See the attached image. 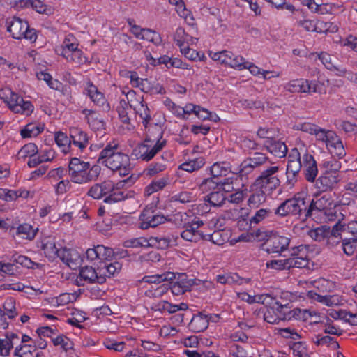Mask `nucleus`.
I'll list each match as a JSON object with an SVG mask.
<instances>
[{
  "label": "nucleus",
  "instance_id": "f8f14e48",
  "mask_svg": "<svg viewBox=\"0 0 357 357\" xmlns=\"http://www.w3.org/2000/svg\"><path fill=\"white\" fill-rule=\"evenodd\" d=\"M302 153V168L305 178L308 182H314L318 174L317 162L314 156L304 146H303Z\"/></svg>",
  "mask_w": 357,
  "mask_h": 357
},
{
  "label": "nucleus",
  "instance_id": "bb28decb",
  "mask_svg": "<svg viewBox=\"0 0 357 357\" xmlns=\"http://www.w3.org/2000/svg\"><path fill=\"white\" fill-rule=\"evenodd\" d=\"M265 146L271 154L279 158L286 156L287 153V146L284 142L279 140L268 139Z\"/></svg>",
  "mask_w": 357,
  "mask_h": 357
},
{
  "label": "nucleus",
  "instance_id": "f257e3e1",
  "mask_svg": "<svg viewBox=\"0 0 357 357\" xmlns=\"http://www.w3.org/2000/svg\"><path fill=\"white\" fill-rule=\"evenodd\" d=\"M115 255L114 251L109 247L103 245H98L92 248H88L86 251V259L90 262L96 260L100 261L98 266V274L103 276L104 279L114 275L122 268V264L119 261L108 263Z\"/></svg>",
  "mask_w": 357,
  "mask_h": 357
},
{
  "label": "nucleus",
  "instance_id": "338daca9",
  "mask_svg": "<svg viewBox=\"0 0 357 357\" xmlns=\"http://www.w3.org/2000/svg\"><path fill=\"white\" fill-rule=\"evenodd\" d=\"M182 51H183L185 57L192 61H196L197 59L204 61L206 59L203 52H197L196 50L189 47L184 48Z\"/></svg>",
  "mask_w": 357,
  "mask_h": 357
},
{
  "label": "nucleus",
  "instance_id": "2f4dec72",
  "mask_svg": "<svg viewBox=\"0 0 357 357\" xmlns=\"http://www.w3.org/2000/svg\"><path fill=\"white\" fill-rule=\"evenodd\" d=\"M189 328L195 333H199L205 331L208 328V321L205 314L199 312L194 315L189 323Z\"/></svg>",
  "mask_w": 357,
  "mask_h": 357
},
{
  "label": "nucleus",
  "instance_id": "a211bd4d",
  "mask_svg": "<svg viewBox=\"0 0 357 357\" xmlns=\"http://www.w3.org/2000/svg\"><path fill=\"white\" fill-rule=\"evenodd\" d=\"M337 182V174L325 172L315 180V186L319 191L324 192L332 190Z\"/></svg>",
  "mask_w": 357,
  "mask_h": 357
},
{
  "label": "nucleus",
  "instance_id": "7ed1b4c3",
  "mask_svg": "<svg viewBox=\"0 0 357 357\" xmlns=\"http://www.w3.org/2000/svg\"><path fill=\"white\" fill-rule=\"evenodd\" d=\"M100 172V166L94 165L91 167L89 162L81 160L77 157L72 158L68 163V176L70 181L77 184L96 181Z\"/></svg>",
  "mask_w": 357,
  "mask_h": 357
},
{
  "label": "nucleus",
  "instance_id": "ea45409f",
  "mask_svg": "<svg viewBox=\"0 0 357 357\" xmlns=\"http://www.w3.org/2000/svg\"><path fill=\"white\" fill-rule=\"evenodd\" d=\"M168 183L167 177H162L160 179L153 181L149 185L145 188V194L147 196L163 189Z\"/></svg>",
  "mask_w": 357,
  "mask_h": 357
},
{
  "label": "nucleus",
  "instance_id": "9d476101",
  "mask_svg": "<svg viewBox=\"0 0 357 357\" xmlns=\"http://www.w3.org/2000/svg\"><path fill=\"white\" fill-rule=\"evenodd\" d=\"M162 149V144L152 145L148 142H144L138 144L132 152V155L136 159H141L143 161H149Z\"/></svg>",
  "mask_w": 357,
  "mask_h": 357
},
{
  "label": "nucleus",
  "instance_id": "37998d69",
  "mask_svg": "<svg viewBox=\"0 0 357 357\" xmlns=\"http://www.w3.org/2000/svg\"><path fill=\"white\" fill-rule=\"evenodd\" d=\"M55 142L58 146L62 148V151L67 153L71 145V139L63 132L59 131L55 133Z\"/></svg>",
  "mask_w": 357,
  "mask_h": 357
},
{
  "label": "nucleus",
  "instance_id": "bf43d9fd",
  "mask_svg": "<svg viewBox=\"0 0 357 357\" xmlns=\"http://www.w3.org/2000/svg\"><path fill=\"white\" fill-rule=\"evenodd\" d=\"M3 311L9 319H13L17 315L15 307V300L13 297L7 298L3 305Z\"/></svg>",
  "mask_w": 357,
  "mask_h": 357
},
{
  "label": "nucleus",
  "instance_id": "39448f33",
  "mask_svg": "<svg viewBox=\"0 0 357 357\" xmlns=\"http://www.w3.org/2000/svg\"><path fill=\"white\" fill-rule=\"evenodd\" d=\"M333 199L328 193L314 194L312 199L307 198V211L305 216L308 218L315 219L321 215H326L331 209Z\"/></svg>",
  "mask_w": 357,
  "mask_h": 357
},
{
  "label": "nucleus",
  "instance_id": "6e6d98bb",
  "mask_svg": "<svg viewBox=\"0 0 357 357\" xmlns=\"http://www.w3.org/2000/svg\"><path fill=\"white\" fill-rule=\"evenodd\" d=\"M288 317H289V320L294 319L296 320L306 321L308 318L312 317V313L307 310L294 308L288 312Z\"/></svg>",
  "mask_w": 357,
  "mask_h": 357
},
{
  "label": "nucleus",
  "instance_id": "3c124183",
  "mask_svg": "<svg viewBox=\"0 0 357 357\" xmlns=\"http://www.w3.org/2000/svg\"><path fill=\"white\" fill-rule=\"evenodd\" d=\"M20 4L22 7L32 8L39 13L46 12V5L40 0H21Z\"/></svg>",
  "mask_w": 357,
  "mask_h": 357
},
{
  "label": "nucleus",
  "instance_id": "4c0bfd02",
  "mask_svg": "<svg viewBox=\"0 0 357 357\" xmlns=\"http://www.w3.org/2000/svg\"><path fill=\"white\" fill-rule=\"evenodd\" d=\"M229 164L227 162H215L210 167V172L212 176L216 178L226 176L229 172Z\"/></svg>",
  "mask_w": 357,
  "mask_h": 357
},
{
  "label": "nucleus",
  "instance_id": "4d7b16f0",
  "mask_svg": "<svg viewBox=\"0 0 357 357\" xmlns=\"http://www.w3.org/2000/svg\"><path fill=\"white\" fill-rule=\"evenodd\" d=\"M273 213L269 208H261L256 211L255 215L250 219V224H259L266 218H271Z\"/></svg>",
  "mask_w": 357,
  "mask_h": 357
},
{
  "label": "nucleus",
  "instance_id": "864d4df0",
  "mask_svg": "<svg viewBox=\"0 0 357 357\" xmlns=\"http://www.w3.org/2000/svg\"><path fill=\"white\" fill-rule=\"evenodd\" d=\"M38 152L37 146L33 143L25 144L18 151L17 155L20 158H25L26 157H34Z\"/></svg>",
  "mask_w": 357,
  "mask_h": 357
},
{
  "label": "nucleus",
  "instance_id": "72a5a7b5",
  "mask_svg": "<svg viewBox=\"0 0 357 357\" xmlns=\"http://www.w3.org/2000/svg\"><path fill=\"white\" fill-rule=\"evenodd\" d=\"M141 90L150 94L165 93V90L160 84L155 82H151L148 79H144V82L141 84Z\"/></svg>",
  "mask_w": 357,
  "mask_h": 357
},
{
  "label": "nucleus",
  "instance_id": "1a4fd4ad",
  "mask_svg": "<svg viewBox=\"0 0 357 357\" xmlns=\"http://www.w3.org/2000/svg\"><path fill=\"white\" fill-rule=\"evenodd\" d=\"M290 243V238L284 236L273 234L262 244L261 248L269 254H281L286 250Z\"/></svg>",
  "mask_w": 357,
  "mask_h": 357
},
{
  "label": "nucleus",
  "instance_id": "79ce46f5",
  "mask_svg": "<svg viewBox=\"0 0 357 357\" xmlns=\"http://www.w3.org/2000/svg\"><path fill=\"white\" fill-rule=\"evenodd\" d=\"M169 289V284L164 283L156 288L151 287L146 290L144 295L150 298H160L165 295Z\"/></svg>",
  "mask_w": 357,
  "mask_h": 357
},
{
  "label": "nucleus",
  "instance_id": "cd10ccee",
  "mask_svg": "<svg viewBox=\"0 0 357 357\" xmlns=\"http://www.w3.org/2000/svg\"><path fill=\"white\" fill-rule=\"evenodd\" d=\"M177 237L174 235L165 236H151L149 238L150 246H155L158 249L165 250L169 247L176 245Z\"/></svg>",
  "mask_w": 357,
  "mask_h": 357
},
{
  "label": "nucleus",
  "instance_id": "dca6fc26",
  "mask_svg": "<svg viewBox=\"0 0 357 357\" xmlns=\"http://www.w3.org/2000/svg\"><path fill=\"white\" fill-rule=\"evenodd\" d=\"M7 31L10 33L12 37L15 39H22L24 31L27 29L28 22L26 20L17 17H13L6 20Z\"/></svg>",
  "mask_w": 357,
  "mask_h": 357
},
{
  "label": "nucleus",
  "instance_id": "c9c22d12",
  "mask_svg": "<svg viewBox=\"0 0 357 357\" xmlns=\"http://www.w3.org/2000/svg\"><path fill=\"white\" fill-rule=\"evenodd\" d=\"M37 230L34 229L31 225L24 223L17 227L16 234L24 239L32 240L35 238Z\"/></svg>",
  "mask_w": 357,
  "mask_h": 357
},
{
  "label": "nucleus",
  "instance_id": "603ef678",
  "mask_svg": "<svg viewBox=\"0 0 357 357\" xmlns=\"http://www.w3.org/2000/svg\"><path fill=\"white\" fill-rule=\"evenodd\" d=\"M126 98L129 107L133 110L144 102L143 96L137 95L133 90L126 93Z\"/></svg>",
  "mask_w": 357,
  "mask_h": 357
},
{
  "label": "nucleus",
  "instance_id": "58836bf2",
  "mask_svg": "<svg viewBox=\"0 0 357 357\" xmlns=\"http://www.w3.org/2000/svg\"><path fill=\"white\" fill-rule=\"evenodd\" d=\"M331 228L327 225H322L314 229H311L309 232L310 236L316 241L324 242L327 234H329Z\"/></svg>",
  "mask_w": 357,
  "mask_h": 357
},
{
  "label": "nucleus",
  "instance_id": "7c9ffc66",
  "mask_svg": "<svg viewBox=\"0 0 357 357\" xmlns=\"http://www.w3.org/2000/svg\"><path fill=\"white\" fill-rule=\"evenodd\" d=\"M307 296L317 301V302L325 304L327 306L336 305L339 303L340 299L337 295H320L314 291H309Z\"/></svg>",
  "mask_w": 357,
  "mask_h": 357
},
{
  "label": "nucleus",
  "instance_id": "4468645a",
  "mask_svg": "<svg viewBox=\"0 0 357 357\" xmlns=\"http://www.w3.org/2000/svg\"><path fill=\"white\" fill-rule=\"evenodd\" d=\"M99 184L102 189L104 197L109 194L104 199V202L106 204H114L128 198L124 191H115V184L111 181H105Z\"/></svg>",
  "mask_w": 357,
  "mask_h": 357
},
{
  "label": "nucleus",
  "instance_id": "b1692460",
  "mask_svg": "<svg viewBox=\"0 0 357 357\" xmlns=\"http://www.w3.org/2000/svg\"><path fill=\"white\" fill-rule=\"evenodd\" d=\"M346 231V225L338 221L327 234L325 243L331 247H334L342 241V233Z\"/></svg>",
  "mask_w": 357,
  "mask_h": 357
},
{
  "label": "nucleus",
  "instance_id": "5fc2aeb1",
  "mask_svg": "<svg viewBox=\"0 0 357 357\" xmlns=\"http://www.w3.org/2000/svg\"><path fill=\"white\" fill-rule=\"evenodd\" d=\"M141 39L152 42L155 45H159L162 42L160 36L154 31L149 29H141Z\"/></svg>",
  "mask_w": 357,
  "mask_h": 357
},
{
  "label": "nucleus",
  "instance_id": "c85d7f7f",
  "mask_svg": "<svg viewBox=\"0 0 357 357\" xmlns=\"http://www.w3.org/2000/svg\"><path fill=\"white\" fill-rule=\"evenodd\" d=\"M163 131L157 126L149 128L147 131L145 142L151 144L152 145H158V144H162V149L166 146L167 140L162 138Z\"/></svg>",
  "mask_w": 357,
  "mask_h": 357
},
{
  "label": "nucleus",
  "instance_id": "774afa93",
  "mask_svg": "<svg viewBox=\"0 0 357 357\" xmlns=\"http://www.w3.org/2000/svg\"><path fill=\"white\" fill-rule=\"evenodd\" d=\"M287 259L268 261L266 266L268 268L275 270H288Z\"/></svg>",
  "mask_w": 357,
  "mask_h": 357
},
{
  "label": "nucleus",
  "instance_id": "49530a36",
  "mask_svg": "<svg viewBox=\"0 0 357 357\" xmlns=\"http://www.w3.org/2000/svg\"><path fill=\"white\" fill-rule=\"evenodd\" d=\"M36 76L39 80L45 81L50 88L54 90H60L62 85L61 82L57 79H53L50 74L41 71L38 73Z\"/></svg>",
  "mask_w": 357,
  "mask_h": 357
},
{
  "label": "nucleus",
  "instance_id": "aec40b11",
  "mask_svg": "<svg viewBox=\"0 0 357 357\" xmlns=\"http://www.w3.org/2000/svg\"><path fill=\"white\" fill-rule=\"evenodd\" d=\"M303 147L300 149L294 148L288 155L287 172L299 174L302 168Z\"/></svg>",
  "mask_w": 357,
  "mask_h": 357
},
{
  "label": "nucleus",
  "instance_id": "a19ab883",
  "mask_svg": "<svg viewBox=\"0 0 357 357\" xmlns=\"http://www.w3.org/2000/svg\"><path fill=\"white\" fill-rule=\"evenodd\" d=\"M210 56L213 61H218L222 64L227 66L232 63L231 59L234 54L231 52L224 50L219 52H210Z\"/></svg>",
  "mask_w": 357,
  "mask_h": 357
},
{
  "label": "nucleus",
  "instance_id": "a878e982",
  "mask_svg": "<svg viewBox=\"0 0 357 357\" xmlns=\"http://www.w3.org/2000/svg\"><path fill=\"white\" fill-rule=\"evenodd\" d=\"M42 250L44 251L45 255L50 261H53L56 258L59 257L61 249H59L56 246L55 239L51 236L46 237L42 242Z\"/></svg>",
  "mask_w": 357,
  "mask_h": 357
},
{
  "label": "nucleus",
  "instance_id": "e2e57ef3",
  "mask_svg": "<svg viewBox=\"0 0 357 357\" xmlns=\"http://www.w3.org/2000/svg\"><path fill=\"white\" fill-rule=\"evenodd\" d=\"M123 246L126 248L149 247L150 246V243L149 240L144 237H140L126 241L123 243Z\"/></svg>",
  "mask_w": 357,
  "mask_h": 357
},
{
  "label": "nucleus",
  "instance_id": "393cba45",
  "mask_svg": "<svg viewBox=\"0 0 357 357\" xmlns=\"http://www.w3.org/2000/svg\"><path fill=\"white\" fill-rule=\"evenodd\" d=\"M331 135L326 144V147L331 154L342 158L346 155L342 142L335 132Z\"/></svg>",
  "mask_w": 357,
  "mask_h": 357
},
{
  "label": "nucleus",
  "instance_id": "4be33fe9",
  "mask_svg": "<svg viewBox=\"0 0 357 357\" xmlns=\"http://www.w3.org/2000/svg\"><path fill=\"white\" fill-rule=\"evenodd\" d=\"M265 302L268 305H272L274 312L277 316H278L280 321H289L288 312H284V310L291 308L289 303L282 305L268 294H266L264 300L261 301L262 303H264Z\"/></svg>",
  "mask_w": 357,
  "mask_h": 357
},
{
  "label": "nucleus",
  "instance_id": "9b49d317",
  "mask_svg": "<svg viewBox=\"0 0 357 357\" xmlns=\"http://www.w3.org/2000/svg\"><path fill=\"white\" fill-rule=\"evenodd\" d=\"M98 267L97 268L92 266H84L79 269V275L76 282L78 286H84V282L89 284L98 283L102 284L106 282L103 276L98 274Z\"/></svg>",
  "mask_w": 357,
  "mask_h": 357
},
{
  "label": "nucleus",
  "instance_id": "f03ea898",
  "mask_svg": "<svg viewBox=\"0 0 357 357\" xmlns=\"http://www.w3.org/2000/svg\"><path fill=\"white\" fill-rule=\"evenodd\" d=\"M118 144L109 143L100 152L98 162L105 165L121 176H128L131 170L130 158L128 155L117 151Z\"/></svg>",
  "mask_w": 357,
  "mask_h": 357
},
{
  "label": "nucleus",
  "instance_id": "c756f323",
  "mask_svg": "<svg viewBox=\"0 0 357 357\" xmlns=\"http://www.w3.org/2000/svg\"><path fill=\"white\" fill-rule=\"evenodd\" d=\"M227 199V195L224 194L220 189H218L205 196L204 200L208 202L211 206L219 208L224 205Z\"/></svg>",
  "mask_w": 357,
  "mask_h": 357
},
{
  "label": "nucleus",
  "instance_id": "de8ad7c7",
  "mask_svg": "<svg viewBox=\"0 0 357 357\" xmlns=\"http://www.w3.org/2000/svg\"><path fill=\"white\" fill-rule=\"evenodd\" d=\"M54 346H60L63 351L68 352L73 349V342L64 335H60L52 340Z\"/></svg>",
  "mask_w": 357,
  "mask_h": 357
},
{
  "label": "nucleus",
  "instance_id": "8fccbe9b",
  "mask_svg": "<svg viewBox=\"0 0 357 357\" xmlns=\"http://www.w3.org/2000/svg\"><path fill=\"white\" fill-rule=\"evenodd\" d=\"M312 56H316V58L319 59L323 65L329 70H333L335 68V63L333 61V56L326 52H321L320 53L313 52Z\"/></svg>",
  "mask_w": 357,
  "mask_h": 357
},
{
  "label": "nucleus",
  "instance_id": "2eb2a0df",
  "mask_svg": "<svg viewBox=\"0 0 357 357\" xmlns=\"http://www.w3.org/2000/svg\"><path fill=\"white\" fill-rule=\"evenodd\" d=\"M59 258L69 268L76 270L86 259V255L82 258L76 250L63 248Z\"/></svg>",
  "mask_w": 357,
  "mask_h": 357
},
{
  "label": "nucleus",
  "instance_id": "0eeeda50",
  "mask_svg": "<svg viewBox=\"0 0 357 357\" xmlns=\"http://www.w3.org/2000/svg\"><path fill=\"white\" fill-rule=\"evenodd\" d=\"M167 221V218L162 214L156 213V206L151 204L146 206L139 215V227L142 229L155 228Z\"/></svg>",
  "mask_w": 357,
  "mask_h": 357
},
{
  "label": "nucleus",
  "instance_id": "20e7f679",
  "mask_svg": "<svg viewBox=\"0 0 357 357\" xmlns=\"http://www.w3.org/2000/svg\"><path fill=\"white\" fill-rule=\"evenodd\" d=\"M307 197L294 196L282 202L275 210V215L280 217L294 216L302 220H307Z\"/></svg>",
  "mask_w": 357,
  "mask_h": 357
},
{
  "label": "nucleus",
  "instance_id": "ddd939ff",
  "mask_svg": "<svg viewBox=\"0 0 357 357\" xmlns=\"http://www.w3.org/2000/svg\"><path fill=\"white\" fill-rule=\"evenodd\" d=\"M169 289L174 295L179 296L190 291L193 286L197 285L196 280L188 278L186 274H178L174 282L168 283Z\"/></svg>",
  "mask_w": 357,
  "mask_h": 357
},
{
  "label": "nucleus",
  "instance_id": "0e129e2a",
  "mask_svg": "<svg viewBox=\"0 0 357 357\" xmlns=\"http://www.w3.org/2000/svg\"><path fill=\"white\" fill-rule=\"evenodd\" d=\"M166 169V165L162 162H152L145 169L144 173L149 176H153L157 174L164 171Z\"/></svg>",
  "mask_w": 357,
  "mask_h": 357
},
{
  "label": "nucleus",
  "instance_id": "09e8293b",
  "mask_svg": "<svg viewBox=\"0 0 357 357\" xmlns=\"http://www.w3.org/2000/svg\"><path fill=\"white\" fill-rule=\"evenodd\" d=\"M134 111L142 119V123L144 127L147 128L148 124L151 120L150 109L148 107L147 104L144 102L143 104L135 109Z\"/></svg>",
  "mask_w": 357,
  "mask_h": 357
},
{
  "label": "nucleus",
  "instance_id": "5701e85b",
  "mask_svg": "<svg viewBox=\"0 0 357 357\" xmlns=\"http://www.w3.org/2000/svg\"><path fill=\"white\" fill-rule=\"evenodd\" d=\"M268 160V157L261 153L256 152L252 157L245 160L241 165V173L248 174L253 168L261 165Z\"/></svg>",
  "mask_w": 357,
  "mask_h": 357
},
{
  "label": "nucleus",
  "instance_id": "f704fd0d",
  "mask_svg": "<svg viewBox=\"0 0 357 357\" xmlns=\"http://www.w3.org/2000/svg\"><path fill=\"white\" fill-rule=\"evenodd\" d=\"M204 158L203 157H199L183 162L179 166V169L188 172H192L199 170L204 165Z\"/></svg>",
  "mask_w": 357,
  "mask_h": 357
},
{
  "label": "nucleus",
  "instance_id": "412c9836",
  "mask_svg": "<svg viewBox=\"0 0 357 357\" xmlns=\"http://www.w3.org/2000/svg\"><path fill=\"white\" fill-rule=\"evenodd\" d=\"M71 144L82 151L89 144V137L86 132L78 127H71L69 130Z\"/></svg>",
  "mask_w": 357,
  "mask_h": 357
},
{
  "label": "nucleus",
  "instance_id": "680f3d73",
  "mask_svg": "<svg viewBox=\"0 0 357 357\" xmlns=\"http://www.w3.org/2000/svg\"><path fill=\"white\" fill-rule=\"evenodd\" d=\"M65 59L68 61L75 63L77 65H82L87 62V58L83 55L82 51L79 48L70 53L68 57H65Z\"/></svg>",
  "mask_w": 357,
  "mask_h": 357
},
{
  "label": "nucleus",
  "instance_id": "c03bdc74",
  "mask_svg": "<svg viewBox=\"0 0 357 357\" xmlns=\"http://www.w3.org/2000/svg\"><path fill=\"white\" fill-rule=\"evenodd\" d=\"M43 130V126H38L35 123H29L21 130L20 133L22 138H27L38 135Z\"/></svg>",
  "mask_w": 357,
  "mask_h": 357
},
{
  "label": "nucleus",
  "instance_id": "052dcab7",
  "mask_svg": "<svg viewBox=\"0 0 357 357\" xmlns=\"http://www.w3.org/2000/svg\"><path fill=\"white\" fill-rule=\"evenodd\" d=\"M342 247L344 254L348 256L352 255L357 248V240L354 238H343Z\"/></svg>",
  "mask_w": 357,
  "mask_h": 357
},
{
  "label": "nucleus",
  "instance_id": "69168bd1",
  "mask_svg": "<svg viewBox=\"0 0 357 357\" xmlns=\"http://www.w3.org/2000/svg\"><path fill=\"white\" fill-rule=\"evenodd\" d=\"M11 261L15 264H19L28 268H32L34 264L30 258L24 255H18L17 253H15L12 255Z\"/></svg>",
  "mask_w": 357,
  "mask_h": 357
},
{
  "label": "nucleus",
  "instance_id": "a18cd8bd",
  "mask_svg": "<svg viewBox=\"0 0 357 357\" xmlns=\"http://www.w3.org/2000/svg\"><path fill=\"white\" fill-rule=\"evenodd\" d=\"M288 270L292 268H307L309 264V259L307 256H301L287 258Z\"/></svg>",
  "mask_w": 357,
  "mask_h": 357
},
{
  "label": "nucleus",
  "instance_id": "6ab92c4d",
  "mask_svg": "<svg viewBox=\"0 0 357 357\" xmlns=\"http://www.w3.org/2000/svg\"><path fill=\"white\" fill-rule=\"evenodd\" d=\"M82 114L85 115V119L92 130L96 131L105 130L106 123L100 114L87 109H84Z\"/></svg>",
  "mask_w": 357,
  "mask_h": 357
},
{
  "label": "nucleus",
  "instance_id": "f3484780",
  "mask_svg": "<svg viewBox=\"0 0 357 357\" xmlns=\"http://www.w3.org/2000/svg\"><path fill=\"white\" fill-rule=\"evenodd\" d=\"M86 85L87 95L91 100L97 106L102 107L103 110H109V104L107 102L104 94L99 91L98 88L91 81H89Z\"/></svg>",
  "mask_w": 357,
  "mask_h": 357
},
{
  "label": "nucleus",
  "instance_id": "423d86ee",
  "mask_svg": "<svg viewBox=\"0 0 357 357\" xmlns=\"http://www.w3.org/2000/svg\"><path fill=\"white\" fill-rule=\"evenodd\" d=\"M279 170L278 166H272L263 171L259 176L254 185L257 189L264 190L267 194H271L280 185V181L277 175Z\"/></svg>",
  "mask_w": 357,
  "mask_h": 357
},
{
  "label": "nucleus",
  "instance_id": "e433bc0d",
  "mask_svg": "<svg viewBox=\"0 0 357 357\" xmlns=\"http://www.w3.org/2000/svg\"><path fill=\"white\" fill-rule=\"evenodd\" d=\"M221 183L222 180L212 176L203 179L202 182L198 184V186L199 189L202 192H208L211 190H218Z\"/></svg>",
  "mask_w": 357,
  "mask_h": 357
},
{
  "label": "nucleus",
  "instance_id": "6e6552de",
  "mask_svg": "<svg viewBox=\"0 0 357 357\" xmlns=\"http://www.w3.org/2000/svg\"><path fill=\"white\" fill-rule=\"evenodd\" d=\"M6 102L9 109L14 113L29 116L34 110V106L31 101H25L21 96L13 91L10 92Z\"/></svg>",
  "mask_w": 357,
  "mask_h": 357
},
{
  "label": "nucleus",
  "instance_id": "473e14b6",
  "mask_svg": "<svg viewBox=\"0 0 357 357\" xmlns=\"http://www.w3.org/2000/svg\"><path fill=\"white\" fill-rule=\"evenodd\" d=\"M266 194L264 190L257 189L250 196L248 200V205L250 208H257L266 200Z\"/></svg>",
  "mask_w": 357,
  "mask_h": 357
},
{
  "label": "nucleus",
  "instance_id": "13d9d810",
  "mask_svg": "<svg viewBox=\"0 0 357 357\" xmlns=\"http://www.w3.org/2000/svg\"><path fill=\"white\" fill-rule=\"evenodd\" d=\"M36 348L28 344L20 345L15 347L14 356L18 357H33Z\"/></svg>",
  "mask_w": 357,
  "mask_h": 357
}]
</instances>
